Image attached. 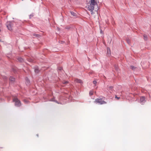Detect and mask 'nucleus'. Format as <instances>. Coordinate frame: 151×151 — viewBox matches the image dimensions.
I'll return each instance as SVG.
<instances>
[{
	"mask_svg": "<svg viewBox=\"0 0 151 151\" xmlns=\"http://www.w3.org/2000/svg\"><path fill=\"white\" fill-rule=\"evenodd\" d=\"M115 98L117 99H120V97H118L117 96H116L115 97Z\"/></svg>",
	"mask_w": 151,
	"mask_h": 151,
	"instance_id": "nucleus-22",
	"label": "nucleus"
},
{
	"mask_svg": "<svg viewBox=\"0 0 151 151\" xmlns=\"http://www.w3.org/2000/svg\"><path fill=\"white\" fill-rule=\"evenodd\" d=\"M94 103L96 104L98 103L100 104H106V102L103 100V98L100 99L97 98L95 100Z\"/></svg>",
	"mask_w": 151,
	"mask_h": 151,
	"instance_id": "nucleus-3",
	"label": "nucleus"
},
{
	"mask_svg": "<svg viewBox=\"0 0 151 151\" xmlns=\"http://www.w3.org/2000/svg\"><path fill=\"white\" fill-rule=\"evenodd\" d=\"M109 88L110 89H112L113 88V87L112 86H110Z\"/></svg>",
	"mask_w": 151,
	"mask_h": 151,
	"instance_id": "nucleus-24",
	"label": "nucleus"
},
{
	"mask_svg": "<svg viewBox=\"0 0 151 151\" xmlns=\"http://www.w3.org/2000/svg\"><path fill=\"white\" fill-rule=\"evenodd\" d=\"M33 14H30V15H29V18L30 19L31 18V17H33Z\"/></svg>",
	"mask_w": 151,
	"mask_h": 151,
	"instance_id": "nucleus-23",
	"label": "nucleus"
},
{
	"mask_svg": "<svg viewBox=\"0 0 151 151\" xmlns=\"http://www.w3.org/2000/svg\"><path fill=\"white\" fill-rule=\"evenodd\" d=\"M13 101L15 102V106L17 107H20L21 105L20 101L17 98H15L13 99Z\"/></svg>",
	"mask_w": 151,
	"mask_h": 151,
	"instance_id": "nucleus-2",
	"label": "nucleus"
},
{
	"mask_svg": "<svg viewBox=\"0 0 151 151\" xmlns=\"http://www.w3.org/2000/svg\"><path fill=\"white\" fill-rule=\"evenodd\" d=\"M22 1H23V0H22Z\"/></svg>",
	"mask_w": 151,
	"mask_h": 151,
	"instance_id": "nucleus-32",
	"label": "nucleus"
},
{
	"mask_svg": "<svg viewBox=\"0 0 151 151\" xmlns=\"http://www.w3.org/2000/svg\"><path fill=\"white\" fill-rule=\"evenodd\" d=\"M75 81L77 83H80L81 84H82L83 83L82 81L80 79H76L75 80Z\"/></svg>",
	"mask_w": 151,
	"mask_h": 151,
	"instance_id": "nucleus-7",
	"label": "nucleus"
},
{
	"mask_svg": "<svg viewBox=\"0 0 151 151\" xmlns=\"http://www.w3.org/2000/svg\"><path fill=\"white\" fill-rule=\"evenodd\" d=\"M93 94V92L92 91H91L89 92V95L90 96H91Z\"/></svg>",
	"mask_w": 151,
	"mask_h": 151,
	"instance_id": "nucleus-18",
	"label": "nucleus"
},
{
	"mask_svg": "<svg viewBox=\"0 0 151 151\" xmlns=\"http://www.w3.org/2000/svg\"><path fill=\"white\" fill-rule=\"evenodd\" d=\"M35 72L36 73H37L40 72V70L37 67H36L35 68Z\"/></svg>",
	"mask_w": 151,
	"mask_h": 151,
	"instance_id": "nucleus-8",
	"label": "nucleus"
},
{
	"mask_svg": "<svg viewBox=\"0 0 151 151\" xmlns=\"http://www.w3.org/2000/svg\"><path fill=\"white\" fill-rule=\"evenodd\" d=\"M12 70L15 73L16 72L14 68H13Z\"/></svg>",
	"mask_w": 151,
	"mask_h": 151,
	"instance_id": "nucleus-26",
	"label": "nucleus"
},
{
	"mask_svg": "<svg viewBox=\"0 0 151 151\" xmlns=\"http://www.w3.org/2000/svg\"><path fill=\"white\" fill-rule=\"evenodd\" d=\"M68 82L67 81H65L64 82H63V84H66V83H68Z\"/></svg>",
	"mask_w": 151,
	"mask_h": 151,
	"instance_id": "nucleus-21",
	"label": "nucleus"
},
{
	"mask_svg": "<svg viewBox=\"0 0 151 151\" xmlns=\"http://www.w3.org/2000/svg\"><path fill=\"white\" fill-rule=\"evenodd\" d=\"M37 137H38V136H39V135H38V134H37Z\"/></svg>",
	"mask_w": 151,
	"mask_h": 151,
	"instance_id": "nucleus-29",
	"label": "nucleus"
},
{
	"mask_svg": "<svg viewBox=\"0 0 151 151\" xmlns=\"http://www.w3.org/2000/svg\"><path fill=\"white\" fill-rule=\"evenodd\" d=\"M93 83L94 84L96 85L97 83V82L96 81H93Z\"/></svg>",
	"mask_w": 151,
	"mask_h": 151,
	"instance_id": "nucleus-20",
	"label": "nucleus"
},
{
	"mask_svg": "<svg viewBox=\"0 0 151 151\" xmlns=\"http://www.w3.org/2000/svg\"><path fill=\"white\" fill-rule=\"evenodd\" d=\"M127 42L128 44L129 43L130 41L128 40H127Z\"/></svg>",
	"mask_w": 151,
	"mask_h": 151,
	"instance_id": "nucleus-25",
	"label": "nucleus"
},
{
	"mask_svg": "<svg viewBox=\"0 0 151 151\" xmlns=\"http://www.w3.org/2000/svg\"><path fill=\"white\" fill-rule=\"evenodd\" d=\"M33 35L34 36L36 37H41V36L40 35H38V34H35V33L33 34Z\"/></svg>",
	"mask_w": 151,
	"mask_h": 151,
	"instance_id": "nucleus-14",
	"label": "nucleus"
},
{
	"mask_svg": "<svg viewBox=\"0 0 151 151\" xmlns=\"http://www.w3.org/2000/svg\"><path fill=\"white\" fill-rule=\"evenodd\" d=\"M98 2L99 1L97 0H89L88 3L98 6Z\"/></svg>",
	"mask_w": 151,
	"mask_h": 151,
	"instance_id": "nucleus-5",
	"label": "nucleus"
},
{
	"mask_svg": "<svg viewBox=\"0 0 151 151\" xmlns=\"http://www.w3.org/2000/svg\"><path fill=\"white\" fill-rule=\"evenodd\" d=\"M114 67L115 70H116V71H118V66L117 65H114Z\"/></svg>",
	"mask_w": 151,
	"mask_h": 151,
	"instance_id": "nucleus-16",
	"label": "nucleus"
},
{
	"mask_svg": "<svg viewBox=\"0 0 151 151\" xmlns=\"http://www.w3.org/2000/svg\"><path fill=\"white\" fill-rule=\"evenodd\" d=\"M24 102H27V101L25 99H24Z\"/></svg>",
	"mask_w": 151,
	"mask_h": 151,
	"instance_id": "nucleus-28",
	"label": "nucleus"
},
{
	"mask_svg": "<svg viewBox=\"0 0 151 151\" xmlns=\"http://www.w3.org/2000/svg\"><path fill=\"white\" fill-rule=\"evenodd\" d=\"M100 33L101 34H103V31L101 30H100Z\"/></svg>",
	"mask_w": 151,
	"mask_h": 151,
	"instance_id": "nucleus-27",
	"label": "nucleus"
},
{
	"mask_svg": "<svg viewBox=\"0 0 151 151\" xmlns=\"http://www.w3.org/2000/svg\"><path fill=\"white\" fill-rule=\"evenodd\" d=\"M17 60L20 62L22 63L24 61V59L21 57H19L17 58Z\"/></svg>",
	"mask_w": 151,
	"mask_h": 151,
	"instance_id": "nucleus-10",
	"label": "nucleus"
},
{
	"mask_svg": "<svg viewBox=\"0 0 151 151\" xmlns=\"http://www.w3.org/2000/svg\"><path fill=\"white\" fill-rule=\"evenodd\" d=\"M50 101H51L55 102H56L57 103H58V104H59V103L57 101L55 100V98L54 97H53L52 99H50Z\"/></svg>",
	"mask_w": 151,
	"mask_h": 151,
	"instance_id": "nucleus-13",
	"label": "nucleus"
},
{
	"mask_svg": "<svg viewBox=\"0 0 151 151\" xmlns=\"http://www.w3.org/2000/svg\"><path fill=\"white\" fill-rule=\"evenodd\" d=\"M143 37H144V39L145 40H147V36L146 35H143Z\"/></svg>",
	"mask_w": 151,
	"mask_h": 151,
	"instance_id": "nucleus-19",
	"label": "nucleus"
},
{
	"mask_svg": "<svg viewBox=\"0 0 151 151\" xmlns=\"http://www.w3.org/2000/svg\"><path fill=\"white\" fill-rule=\"evenodd\" d=\"M32 61V60H30L29 61H30V62H31V61Z\"/></svg>",
	"mask_w": 151,
	"mask_h": 151,
	"instance_id": "nucleus-31",
	"label": "nucleus"
},
{
	"mask_svg": "<svg viewBox=\"0 0 151 151\" xmlns=\"http://www.w3.org/2000/svg\"><path fill=\"white\" fill-rule=\"evenodd\" d=\"M130 68L132 70H134L136 68L135 67H134V66H133V65H131L130 66Z\"/></svg>",
	"mask_w": 151,
	"mask_h": 151,
	"instance_id": "nucleus-17",
	"label": "nucleus"
},
{
	"mask_svg": "<svg viewBox=\"0 0 151 151\" xmlns=\"http://www.w3.org/2000/svg\"><path fill=\"white\" fill-rule=\"evenodd\" d=\"M145 97L144 96H142L140 98V101L142 104H143L145 102Z\"/></svg>",
	"mask_w": 151,
	"mask_h": 151,
	"instance_id": "nucleus-6",
	"label": "nucleus"
},
{
	"mask_svg": "<svg viewBox=\"0 0 151 151\" xmlns=\"http://www.w3.org/2000/svg\"><path fill=\"white\" fill-rule=\"evenodd\" d=\"M70 13L72 15H73V16L76 17V14L73 12L70 11Z\"/></svg>",
	"mask_w": 151,
	"mask_h": 151,
	"instance_id": "nucleus-15",
	"label": "nucleus"
},
{
	"mask_svg": "<svg viewBox=\"0 0 151 151\" xmlns=\"http://www.w3.org/2000/svg\"><path fill=\"white\" fill-rule=\"evenodd\" d=\"M4 78H5V79H7V78H6V77H5Z\"/></svg>",
	"mask_w": 151,
	"mask_h": 151,
	"instance_id": "nucleus-30",
	"label": "nucleus"
},
{
	"mask_svg": "<svg viewBox=\"0 0 151 151\" xmlns=\"http://www.w3.org/2000/svg\"><path fill=\"white\" fill-rule=\"evenodd\" d=\"M9 81L12 82H13L15 80V79L14 78L10 77L9 78Z\"/></svg>",
	"mask_w": 151,
	"mask_h": 151,
	"instance_id": "nucleus-12",
	"label": "nucleus"
},
{
	"mask_svg": "<svg viewBox=\"0 0 151 151\" xmlns=\"http://www.w3.org/2000/svg\"><path fill=\"white\" fill-rule=\"evenodd\" d=\"M13 22L9 21L7 22L6 24V25L8 29L10 31L12 30V27L13 26Z\"/></svg>",
	"mask_w": 151,
	"mask_h": 151,
	"instance_id": "nucleus-4",
	"label": "nucleus"
},
{
	"mask_svg": "<svg viewBox=\"0 0 151 151\" xmlns=\"http://www.w3.org/2000/svg\"><path fill=\"white\" fill-rule=\"evenodd\" d=\"M25 83L27 85H29L30 83V81L27 78L26 79Z\"/></svg>",
	"mask_w": 151,
	"mask_h": 151,
	"instance_id": "nucleus-11",
	"label": "nucleus"
},
{
	"mask_svg": "<svg viewBox=\"0 0 151 151\" xmlns=\"http://www.w3.org/2000/svg\"><path fill=\"white\" fill-rule=\"evenodd\" d=\"M87 9L91 12V14L92 15L94 14L93 11L95 10V11H97L98 10V6L97 5H94L88 3L87 4Z\"/></svg>",
	"mask_w": 151,
	"mask_h": 151,
	"instance_id": "nucleus-1",
	"label": "nucleus"
},
{
	"mask_svg": "<svg viewBox=\"0 0 151 151\" xmlns=\"http://www.w3.org/2000/svg\"><path fill=\"white\" fill-rule=\"evenodd\" d=\"M107 55L108 56H109L110 55H111V52H110V50L109 49V48L108 47L107 48Z\"/></svg>",
	"mask_w": 151,
	"mask_h": 151,
	"instance_id": "nucleus-9",
	"label": "nucleus"
}]
</instances>
